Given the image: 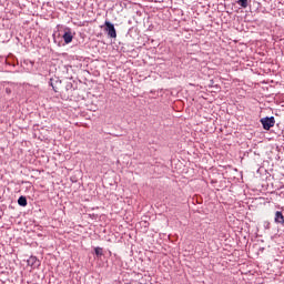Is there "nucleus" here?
<instances>
[{
    "label": "nucleus",
    "instance_id": "2",
    "mask_svg": "<svg viewBox=\"0 0 284 284\" xmlns=\"http://www.w3.org/2000/svg\"><path fill=\"white\" fill-rule=\"evenodd\" d=\"M261 123L265 130H270L271 128H274L276 120L274 119V116H266L261 119Z\"/></svg>",
    "mask_w": 284,
    "mask_h": 284
},
{
    "label": "nucleus",
    "instance_id": "1",
    "mask_svg": "<svg viewBox=\"0 0 284 284\" xmlns=\"http://www.w3.org/2000/svg\"><path fill=\"white\" fill-rule=\"evenodd\" d=\"M104 26H105L104 30L108 37H110L111 39H116V29L114 28V24L110 21H105Z\"/></svg>",
    "mask_w": 284,
    "mask_h": 284
},
{
    "label": "nucleus",
    "instance_id": "8",
    "mask_svg": "<svg viewBox=\"0 0 284 284\" xmlns=\"http://www.w3.org/2000/svg\"><path fill=\"white\" fill-rule=\"evenodd\" d=\"M94 252H95L97 256H103V248H101V247H95V248H94Z\"/></svg>",
    "mask_w": 284,
    "mask_h": 284
},
{
    "label": "nucleus",
    "instance_id": "9",
    "mask_svg": "<svg viewBox=\"0 0 284 284\" xmlns=\"http://www.w3.org/2000/svg\"><path fill=\"white\" fill-rule=\"evenodd\" d=\"M265 229L270 230V222H265Z\"/></svg>",
    "mask_w": 284,
    "mask_h": 284
},
{
    "label": "nucleus",
    "instance_id": "4",
    "mask_svg": "<svg viewBox=\"0 0 284 284\" xmlns=\"http://www.w3.org/2000/svg\"><path fill=\"white\" fill-rule=\"evenodd\" d=\"M64 43H72V40L74 39V36H72V31H65L64 34L62 36Z\"/></svg>",
    "mask_w": 284,
    "mask_h": 284
},
{
    "label": "nucleus",
    "instance_id": "6",
    "mask_svg": "<svg viewBox=\"0 0 284 284\" xmlns=\"http://www.w3.org/2000/svg\"><path fill=\"white\" fill-rule=\"evenodd\" d=\"M18 205H20L21 207H26V205H28V199H26V196H20L18 199Z\"/></svg>",
    "mask_w": 284,
    "mask_h": 284
},
{
    "label": "nucleus",
    "instance_id": "5",
    "mask_svg": "<svg viewBox=\"0 0 284 284\" xmlns=\"http://www.w3.org/2000/svg\"><path fill=\"white\" fill-rule=\"evenodd\" d=\"M28 265H30L31 267L39 266V260L37 258V256L29 257Z\"/></svg>",
    "mask_w": 284,
    "mask_h": 284
},
{
    "label": "nucleus",
    "instance_id": "7",
    "mask_svg": "<svg viewBox=\"0 0 284 284\" xmlns=\"http://www.w3.org/2000/svg\"><path fill=\"white\" fill-rule=\"evenodd\" d=\"M247 1L248 0H237V3L241 6V8H247Z\"/></svg>",
    "mask_w": 284,
    "mask_h": 284
},
{
    "label": "nucleus",
    "instance_id": "3",
    "mask_svg": "<svg viewBox=\"0 0 284 284\" xmlns=\"http://www.w3.org/2000/svg\"><path fill=\"white\" fill-rule=\"evenodd\" d=\"M274 223H276V225H283L284 226L283 212H281V211L275 212Z\"/></svg>",
    "mask_w": 284,
    "mask_h": 284
}]
</instances>
